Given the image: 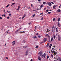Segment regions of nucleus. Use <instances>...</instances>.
<instances>
[{"label": "nucleus", "mask_w": 61, "mask_h": 61, "mask_svg": "<svg viewBox=\"0 0 61 61\" xmlns=\"http://www.w3.org/2000/svg\"><path fill=\"white\" fill-rule=\"evenodd\" d=\"M58 40L59 41H61V39L60 38H58Z\"/></svg>", "instance_id": "obj_11"}, {"label": "nucleus", "mask_w": 61, "mask_h": 61, "mask_svg": "<svg viewBox=\"0 0 61 61\" xmlns=\"http://www.w3.org/2000/svg\"><path fill=\"white\" fill-rule=\"evenodd\" d=\"M26 55H28V52H26Z\"/></svg>", "instance_id": "obj_37"}, {"label": "nucleus", "mask_w": 61, "mask_h": 61, "mask_svg": "<svg viewBox=\"0 0 61 61\" xmlns=\"http://www.w3.org/2000/svg\"><path fill=\"white\" fill-rule=\"evenodd\" d=\"M51 4H54V3H53V2H51Z\"/></svg>", "instance_id": "obj_45"}, {"label": "nucleus", "mask_w": 61, "mask_h": 61, "mask_svg": "<svg viewBox=\"0 0 61 61\" xmlns=\"http://www.w3.org/2000/svg\"><path fill=\"white\" fill-rule=\"evenodd\" d=\"M51 56L52 57H53V55L51 54Z\"/></svg>", "instance_id": "obj_40"}, {"label": "nucleus", "mask_w": 61, "mask_h": 61, "mask_svg": "<svg viewBox=\"0 0 61 61\" xmlns=\"http://www.w3.org/2000/svg\"><path fill=\"white\" fill-rule=\"evenodd\" d=\"M7 12L8 13H10V11H7Z\"/></svg>", "instance_id": "obj_55"}, {"label": "nucleus", "mask_w": 61, "mask_h": 61, "mask_svg": "<svg viewBox=\"0 0 61 61\" xmlns=\"http://www.w3.org/2000/svg\"><path fill=\"white\" fill-rule=\"evenodd\" d=\"M55 18H54L53 19V21H55Z\"/></svg>", "instance_id": "obj_38"}, {"label": "nucleus", "mask_w": 61, "mask_h": 61, "mask_svg": "<svg viewBox=\"0 0 61 61\" xmlns=\"http://www.w3.org/2000/svg\"><path fill=\"white\" fill-rule=\"evenodd\" d=\"M35 15L34 14L32 15L33 17H34L35 16Z\"/></svg>", "instance_id": "obj_41"}, {"label": "nucleus", "mask_w": 61, "mask_h": 61, "mask_svg": "<svg viewBox=\"0 0 61 61\" xmlns=\"http://www.w3.org/2000/svg\"><path fill=\"white\" fill-rule=\"evenodd\" d=\"M15 2L13 3L12 5H11V6H12V5H15Z\"/></svg>", "instance_id": "obj_13"}, {"label": "nucleus", "mask_w": 61, "mask_h": 61, "mask_svg": "<svg viewBox=\"0 0 61 61\" xmlns=\"http://www.w3.org/2000/svg\"><path fill=\"white\" fill-rule=\"evenodd\" d=\"M4 15L5 17V15Z\"/></svg>", "instance_id": "obj_62"}, {"label": "nucleus", "mask_w": 61, "mask_h": 61, "mask_svg": "<svg viewBox=\"0 0 61 61\" xmlns=\"http://www.w3.org/2000/svg\"><path fill=\"white\" fill-rule=\"evenodd\" d=\"M53 39L52 38H51V41H53Z\"/></svg>", "instance_id": "obj_46"}, {"label": "nucleus", "mask_w": 61, "mask_h": 61, "mask_svg": "<svg viewBox=\"0 0 61 61\" xmlns=\"http://www.w3.org/2000/svg\"><path fill=\"white\" fill-rule=\"evenodd\" d=\"M25 15H26L25 14H24L23 17L22 18V19H24V18H25Z\"/></svg>", "instance_id": "obj_5"}, {"label": "nucleus", "mask_w": 61, "mask_h": 61, "mask_svg": "<svg viewBox=\"0 0 61 61\" xmlns=\"http://www.w3.org/2000/svg\"><path fill=\"white\" fill-rule=\"evenodd\" d=\"M59 8H60V7H61L60 6H59Z\"/></svg>", "instance_id": "obj_59"}, {"label": "nucleus", "mask_w": 61, "mask_h": 61, "mask_svg": "<svg viewBox=\"0 0 61 61\" xmlns=\"http://www.w3.org/2000/svg\"><path fill=\"white\" fill-rule=\"evenodd\" d=\"M20 8V5H19L18 6L17 10H19V9Z\"/></svg>", "instance_id": "obj_9"}, {"label": "nucleus", "mask_w": 61, "mask_h": 61, "mask_svg": "<svg viewBox=\"0 0 61 61\" xmlns=\"http://www.w3.org/2000/svg\"><path fill=\"white\" fill-rule=\"evenodd\" d=\"M42 7H43V5H42L41 6V8H42Z\"/></svg>", "instance_id": "obj_18"}, {"label": "nucleus", "mask_w": 61, "mask_h": 61, "mask_svg": "<svg viewBox=\"0 0 61 61\" xmlns=\"http://www.w3.org/2000/svg\"><path fill=\"white\" fill-rule=\"evenodd\" d=\"M38 59L39 60H41V58H40V57L39 56L38 57Z\"/></svg>", "instance_id": "obj_19"}, {"label": "nucleus", "mask_w": 61, "mask_h": 61, "mask_svg": "<svg viewBox=\"0 0 61 61\" xmlns=\"http://www.w3.org/2000/svg\"><path fill=\"white\" fill-rule=\"evenodd\" d=\"M18 30V31H20V30H20V29H19L18 30Z\"/></svg>", "instance_id": "obj_58"}, {"label": "nucleus", "mask_w": 61, "mask_h": 61, "mask_svg": "<svg viewBox=\"0 0 61 61\" xmlns=\"http://www.w3.org/2000/svg\"><path fill=\"white\" fill-rule=\"evenodd\" d=\"M38 37H39L40 38V36H38Z\"/></svg>", "instance_id": "obj_60"}, {"label": "nucleus", "mask_w": 61, "mask_h": 61, "mask_svg": "<svg viewBox=\"0 0 61 61\" xmlns=\"http://www.w3.org/2000/svg\"><path fill=\"white\" fill-rule=\"evenodd\" d=\"M53 37H54V39H55V38H56V36H54Z\"/></svg>", "instance_id": "obj_32"}, {"label": "nucleus", "mask_w": 61, "mask_h": 61, "mask_svg": "<svg viewBox=\"0 0 61 61\" xmlns=\"http://www.w3.org/2000/svg\"><path fill=\"white\" fill-rule=\"evenodd\" d=\"M44 55V56H46V54H44V55Z\"/></svg>", "instance_id": "obj_56"}, {"label": "nucleus", "mask_w": 61, "mask_h": 61, "mask_svg": "<svg viewBox=\"0 0 61 61\" xmlns=\"http://www.w3.org/2000/svg\"><path fill=\"white\" fill-rule=\"evenodd\" d=\"M15 41H13L12 43V45L14 46L15 44Z\"/></svg>", "instance_id": "obj_4"}, {"label": "nucleus", "mask_w": 61, "mask_h": 61, "mask_svg": "<svg viewBox=\"0 0 61 61\" xmlns=\"http://www.w3.org/2000/svg\"><path fill=\"white\" fill-rule=\"evenodd\" d=\"M50 46H52V44H50Z\"/></svg>", "instance_id": "obj_57"}, {"label": "nucleus", "mask_w": 61, "mask_h": 61, "mask_svg": "<svg viewBox=\"0 0 61 61\" xmlns=\"http://www.w3.org/2000/svg\"><path fill=\"white\" fill-rule=\"evenodd\" d=\"M4 15H2V16H4Z\"/></svg>", "instance_id": "obj_64"}, {"label": "nucleus", "mask_w": 61, "mask_h": 61, "mask_svg": "<svg viewBox=\"0 0 61 61\" xmlns=\"http://www.w3.org/2000/svg\"><path fill=\"white\" fill-rule=\"evenodd\" d=\"M29 25H31V22H30L29 23H28Z\"/></svg>", "instance_id": "obj_47"}, {"label": "nucleus", "mask_w": 61, "mask_h": 61, "mask_svg": "<svg viewBox=\"0 0 61 61\" xmlns=\"http://www.w3.org/2000/svg\"><path fill=\"white\" fill-rule=\"evenodd\" d=\"M57 11L58 12H61V10L60 9H58L57 10Z\"/></svg>", "instance_id": "obj_10"}, {"label": "nucleus", "mask_w": 61, "mask_h": 61, "mask_svg": "<svg viewBox=\"0 0 61 61\" xmlns=\"http://www.w3.org/2000/svg\"><path fill=\"white\" fill-rule=\"evenodd\" d=\"M41 20H43V17H42L41 19Z\"/></svg>", "instance_id": "obj_25"}, {"label": "nucleus", "mask_w": 61, "mask_h": 61, "mask_svg": "<svg viewBox=\"0 0 61 61\" xmlns=\"http://www.w3.org/2000/svg\"><path fill=\"white\" fill-rule=\"evenodd\" d=\"M33 60L32 59H31V60H30V61H33Z\"/></svg>", "instance_id": "obj_54"}, {"label": "nucleus", "mask_w": 61, "mask_h": 61, "mask_svg": "<svg viewBox=\"0 0 61 61\" xmlns=\"http://www.w3.org/2000/svg\"><path fill=\"white\" fill-rule=\"evenodd\" d=\"M11 15V14H9V16H10V15Z\"/></svg>", "instance_id": "obj_50"}, {"label": "nucleus", "mask_w": 61, "mask_h": 61, "mask_svg": "<svg viewBox=\"0 0 61 61\" xmlns=\"http://www.w3.org/2000/svg\"><path fill=\"white\" fill-rule=\"evenodd\" d=\"M43 13H41L40 14V15H43Z\"/></svg>", "instance_id": "obj_35"}, {"label": "nucleus", "mask_w": 61, "mask_h": 61, "mask_svg": "<svg viewBox=\"0 0 61 61\" xmlns=\"http://www.w3.org/2000/svg\"><path fill=\"white\" fill-rule=\"evenodd\" d=\"M58 38H60V35H58Z\"/></svg>", "instance_id": "obj_20"}, {"label": "nucleus", "mask_w": 61, "mask_h": 61, "mask_svg": "<svg viewBox=\"0 0 61 61\" xmlns=\"http://www.w3.org/2000/svg\"><path fill=\"white\" fill-rule=\"evenodd\" d=\"M42 57L43 58H45V56L44 55V54H43L42 56Z\"/></svg>", "instance_id": "obj_8"}, {"label": "nucleus", "mask_w": 61, "mask_h": 61, "mask_svg": "<svg viewBox=\"0 0 61 61\" xmlns=\"http://www.w3.org/2000/svg\"><path fill=\"white\" fill-rule=\"evenodd\" d=\"M0 19H1V20H2V17H0Z\"/></svg>", "instance_id": "obj_36"}, {"label": "nucleus", "mask_w": 61, "mask_h": 61, "mask_svg": "<svg viewBox=\"0 0 61 61\" xmlns=\"http://www.w3.org/2000/svg\"><path fill=\"white\" fill-rule=\"evenodd\" d=\"M33 11H35V10H33Z\"/></svg>", "instance_id": "obj_63"}, {"label": "nucleus", "mask_w": 61, "mask_h": 61, "mask_svg": "<svg viewBox=\"0 0 61 61\" xmlns=\"http://www.w3.org/2000/svg\"><path fill=\"white\" fill-rule=\"evenodd\" d=\"M56 31L57 32H58V29H57V28H56Z\"/></svg>", "instance_id": "obj_21"}, {"label": "nucleus", "mask_w": 61, "mask_h": 61, "mask_svg": "<svg viewBox=\"0 0 61 61\" xmlns=\"http://www.w3.org/2000/svg\"><path fill=\"white\" fill-rule=\"evenodd\" d=\"M9 5H7L6 6V7L7 8L8 7V6H9Z\"/></svg>", "instance_id": "obj_23"}, {"label": "nucleus", "mask_w": 61, "mask_h": 61, "mask_svg": "<svg viewBox=\"0 0 61 61\" xmlns=\"http://www.w3.org/2000/svg\"><path fill=\"white\" fill-rule=\"evenodd\" d=\"M49 43H48L47 44V45L46 46L47 47L49 46Z\"/></svg>", "instance_id": "obj_16"}, {"label": "nucleus", "mask_w": 61, "mask_h": 61, "mask_svg": "<svg viewBox=\"0 0 61 61\" xmlns=\"http://www.w3.org/2000/svg\"><path fill=\"white\" fill-rule=\"evenodd\" d=\"M7 31H7L8 33L9 34V33L8 32H9V30H8Z\"/></svg>", "instance_id": "obj_48"}, {"label": "nucleus", "mask_w": 61, "mask_h": 61, "mask_svg": "<svg viewBox=\"0 0 61 61\" xmlns=\"http://www.w3.org/2000/svg\"><path fill=\"white\" fill-rule=\"evenodd\" d=\"M36 48H38V46H36Z\"/></svg>", "instance_id": "obj_33"}, {"label": "nucleus", "mask_w": 61, "mask_h": 61, "mask_svg": "<svg viewBox=\"0 0 61 61\" xmlns=\"http://www.w3.org/2000/svg\"><path fill=\"white\" fill-rule=\"evenodd\" d=\"M18 32V30H16L15 31V33L16 34H17V32Z\"/></svg>", "instance_id": "obj_15"}, {"label": "nucleus", "mask_w": 61, "mask_h": 61, "mask_svg": "<svg viewBox=\"0 0 61 61\" xmlns=\"http://www.w3.org/2000/svg\"><path fill=\"white\" fill-rule=\"evenodd\" d=\"M26 48V46H24L23 47V48Z\"/></svg>", "instance_id": "obj_24"}, {"label": "nucleus", "mask_w": 61, "mask_h": 61, "mask_svg": "<svg viewBox=\"0 0 61 61\" xmlns=\"http://www.w3.org/2000/svg\"><path fill=\"white\" fill-rule=\"evenodd\" d=\"M7 18L8 19H9L10 18V17H7Z\"/></svg>", "instance_id": "obj_29"}, {"label": "nucleus", "mask_w": 61, "mask_h": 61, "mask_svg": "<svg viewBox=\"0 0 61 61\" xmlns=\"http://www.w3.org/2000/svg\"><path fill=\"white\" fill-rule=\"evenodd\" d=\"M49 47L51 48V46H49Z\"/></svg>", "instance_id": "obj_51"}, {"label": "nucleus", "mask_w": 61, "mask_h": 61, "mask_svg": "<svg viewBox=\"0 0 61 61\" xmlns=\"http://www.w3.org/2000/svg\"><path fill=\"white\" fill-rule=\"evenodd\" d=\"M58 25H60V23H59V22L58 21Z\"/></svg>", "instance_id": "obj_22"}, {"label": "nucleus", "mask_w": 61, "mask_h": 61, "mask_svg": "<svg viewBox=\"0 0 61 61\" xmlns=\"http://www.w3.org/2000/svg\"><path fill=\"white\" fill-rule=\"evenodd\" d=\"M28 52V50H27V52Z\"/></svg>", "instance_id": "obj_61"}, {"label": "nucleus", "mask_w": 61, "mask_h": 61, "mask_svg": "<svg viewBox=\"0 0 61 61\" xmlns=\"http://www.w3.org/2000/svg\"><path fill=\"white\" fill-rule=\"evenodd\" d=\"M34 38H36V36H34Z\"/></svg>", "instance_id": "obj_34"}, {"label": "nucleus", "mask_w": 61, "mask_h": 61, "mask_svg": "<svg viewBox=\"0 0 61 61\" xmlns=\"http://www.w3.org/2000/svg\"><path fill=\"white\" fill-rule=\"evenodd\" d=\"M60 19H61L60 18H59L58 19V20L59 21H60Z\"/></svg>", "instance_id": "obj_30"}, {"label": "nucleus", "mask_w": 61, "mask_h": 61, "mask_svg": "<svg viewBox=\"0 0 61 61\" xmlns=\"http://www.w3.org/2000/svg\"><path fill=\"white\" fill-rule=\"evenodd\" d=\"M47 5H49L50 6H51V5H51V3L50 2H47Z\"/></svg>", "instance_id": "obj_3"}, {"label": "nucleus", "mask_w": 61, "mask_h": 61, "mask_svg": "<svg viewBox=\"0 0 61 61\" xmlns=\"http://www.w3.org/2000/svg\"><path fill=\"white\" fill-rule=\"evenodd\" d=\"M51 53H53V54H54V56H55V54L56 55V54H57V52H55L54 51H52V52H51Z\"/></svg>", "instance_id": "obj_1"}, {"label": "nucleus", "mask_w": 61, "mask_h": 61, "mask_svg": "<svg viewBox=\"0 0 61 61\" xmlns=\"http://www.w3.org/2000/svg\"><path fill=\"white\" fill-rule=\"evenodd\" d=\"M31 6H32L33 7V5L32 4H31Z\"/></svg>", "instance_id": "obj_44"}, {"label": "nucleus", "mask_w": 61, "mask_h": 61, "mask_svg": "<svg viewBox=\"0 0 61 61\" xmlns=\"http://www.w3.org/2000/svg\"><path fill=\"white\" fill-rule=\"evenodd\" d=\"M48 13L49 14H51V12H49Z\"/></svg>", "instance_id": "obj_39"}, {"label": "nucleus", "mask_w": 61, "mask_h": 61, "mask_svg": "<svg viewBox=\"0 0 61 61\" xmlns=\"http://www.w3.org/2000/svg\"><path fill=\"white\" fill-rule=\"evenodd\" d=\"M5 58L6 59L8 60V57H5Z\"/></svg>", "instance_id": "obj_28"}, {"label": "nucleus", "mask_w": 61, "mask_h": 61, "mask_svg": "<svg viewBox=\"0 0 61 61\" xmlns=\"http://www.w3.org/2000/svg\"><path fill=\"white\" fill-rule=\"evenodd\" d=\"M56 5H55L53 6V8H56Z\"/></svg>", "instance_id": "obj_12"}, {"label": "nucleus", "mask_w": 61, "mask_h": 61, "mask_svg": "<svg viewBox=\"0 0 61 61\" xmlns=\"http://www.w3.org/2000/svg\"><path fill=\"white\" fill-rule=\"evenodd\" d=\"M49 35L48 34H46V37H49Z\"/></svg>", "instance_id": "obj_6"}, {"label": "nucleus", "mask_w": 61, "mask_h": 61, "mask_svg": "<svg viewBox=\"0 0 61 61\" xmlns=\"http://www.w3.org/2000/svg\"><path fill=\"white\" fill-rule=\"evenodd\" d=\"M46 2H43V4H44V5H45L46 4Z\"/></svg>", "instance_id": "obj_26"}, {"label": "nucleus", "mask_w": 61, "mask_h": 61, "mask_svg": "<svg viewBox=\"0 0 61 61\" xmlns=\"http://www.w3.org/2000/svg\"><path fill=\"white\" fill-rule=\"evenodd\" d=\"M49 10H46L47 13V12H48Z\"/></svg>", "instance_id": "obj_42"}, {"label": "nucleus", "mask_w": 61, "mask_h": 61, "mask_svg": "<svg viewBox=\"0 0 61 61\" xmlns=\"http://www.w3.org/2000/svg\"><path fill=\"white\" fill-rule=\"evenodd\" d=\"M38 54L39 55H40L41 56H42V52L41 51H40L39 53Z\"/></svg>", "instance_id": "obj_2"}, {"label": "nucleus", "mask_w": 61, "mask_h": 61, "mask_svg": "<svg viewBox=\"0 0 61 61\" xmlns=\"http://www.w3.org/2000/svg\"><path fill=\"white\" fill-rule=\"evenodd\" d=\"M41 1V0H38V2H40Z\"/></svg>", "instance_id": "obj_52"}, {"label": "nucleus", "mask_w": 61, "mask_h": 61, "mask_svg": "<svg viewBox=\"0 0 61 61\" xmlns=\"http://www.w3.org/2000/svg\"><path fill=\"white\" fill-rule=\"evenodd\" d=\"M25 40H23V43H25Z\"/></svg>", "instance_id": "obj_17"}, {"label": "nucleus", "mask_w": 61, "mask_h": 61, "mask_svg": "<svg viewBox=\"0 0 61 61\" xmlns=\"http://www.w3.org/2000/svg\"><path fill=\"white\" fill-rule=\"evenodd\" d=\"M47 59H48V58H49V56H47Z\"/></svg>", "instance_id": "obj_27"}, {"label": "nucleus", "mask_w": 61, "mask_h": 61, "mask_svg": "<svg viewBox=\"0 0 61 61\" xmlns=\"http://www.w3.org/2000/svg\"><path fill=\"white\" fill-rule=\"evenodd\" d=\"M46 40H47L46 38H44L43 39V40L44 41H46Z\"/></svg>", "instance_id": "obj_14"}, {"label": "nucleus", "mask_w": 61, "mask_h": 61, "mask_svg": "<svg viewBox=\"0 0 61 61\" xmlns=\"http://www.w3.org/2000/svg\"><path fill=\"white\" fill-rule=\"evenodd\" d=\"M58 58L59 59V61H61V58H60V57H58Z\"/></svg>", "instance_id": "obj_7"}, {"label": "nucleus", "mask_w": 61, "mask_h": 61, "mask_svg": "<svg viewBox=\"0 0 61 61\" xmlns=\"http://www.w3.org/2000/svg\"><path fill=\"white\" fill-rule=\"evenodd\" d=\"M37 27V26H36L35 27V29H36V28Z\"/></svg>", "instance_id": "obj_31"}, {"label": "nucleus", "mask_w": 61, "mask_h": 61, "mask_svg": "<svg viewBox=\"0 0 61 61\" xmlns=\"http://www.w3.org/2000/svg\"><path fill=\"white\" fill-rule=\"evenodd\" d=\"M24 31H23V32H21V31H20V33H21H21H24Z\"/></svg>", "instance_id": "obj_43"}, {"label": "nucleus", "mask_w": 61, "mask_h": 61, "mask_svg": "<svg viewBox=\"0 0 61 61\" xmlns=\"http://www.w3.org/2000/svg\"><path fill=\"white\" fill-rule=\"evenodd\" d=\"M27 8H28V9H30V7H28Z\"/></svg>", "instance_id": "obj_53"}, {"label": "nucleus", "mask_w": 61, "mask_h": 61, "mask_svg": "<svg viewBox=\"0 0 61 61\" xmlns=\"http://www.w3.org/2000/svg\"><path fill=\"white\" fill-rule=\"evenodd\" d=\"M5 46H6V44H5Z\"/></svg>", "instance_id": "obj_49"}]
</instances>
